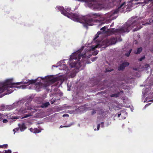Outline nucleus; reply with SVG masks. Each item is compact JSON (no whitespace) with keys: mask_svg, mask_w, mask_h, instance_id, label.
Instances as JSON below:
<instances>
[{"mask_svg":"<svg viewBox=\"0 0 153 153\" xmlns=\"http://www.w3.org/2000/svg\"><path fill=\"white\" fill-rule=\"evenodd\" d=\"M21 83H13L12 79H7L4 82H0V93L6 90L7 92L5 94L11 93L13 91L12 89L9 90V89L11 88L17 87L16 85L20 84Z\"/></svg>","mask_w":153,"mask_h":153,"instance_id":"1","label":"nucleus"},{"mask_svg":"<svg viewBox=\"0 0 153 153\" xmlns=\"http://www.w3.org/2000/svg\"><path fill=\"white\" fill-rule=\"evenodd\" d=\"M61 13L64 15L67 16L74 21L78 22L80 19L79 16L76 14H69L67 13L62 7H60Z\"/></svg>","mask_w":153,"mask_h":153,"instance_id":"2","label":"nucleus"},{"mask_svg":"<svg viewBox=\"0 0 153 153\" xmlns=\"http://www.w3.org/2000/svg\"><path fill=\"white\" fill-rule=\"evenodd\" d=\"M85 1L87 3L89 6H93L94 8L101 9L103 8V5L97 3V0H85Z\"/></svg>","mask_w":153,"mask_h":153,"instance_id":"3","label":"nucleus"},{"mask_svg":"<svg viewBox=\"0 0 153 153\" xmlns=\"http://www.w3.org/2000/svg\"><path fill=\"white\" fill-rule=\"evenodd\" d=\"M59 80L58 78L53 76H49L46 77V83L44 85V87H46L50 84H51Z\"/></svg>","mask_w":153,"mask_h":153,"instance_id":"4","label":"nucleus"},{"mask_svg":"<svg viewBox=\"0 0 153 153\" xmlns=\"http://www.w3.org/2000/svg\"><path fill=\"white\" fill-rule=\"evenodd\" d=\"M133 24H132V25H130L127 22L126 24L124 25L122 28L117 29V32L120 33L128 32L133 27V26H132Z\"/></svg>","mask_w":153,"mask_h":153,"instance_id":"5","label":"nucleus"},{"mask_svg":"<svg viewBox=\"0 0 153 153\" xmlns=\"http://www.w3.org/2000/svg\"><path fill=\"white\" fill-rule=\"evenodd\" d=\"M93 19H87L86 18L85 20L84 24V27H87L88 25H93L92 22H93Z\"/></svg>","mask_w":153,"mask_h":153,"instance_id":"6","label":"nucleus"},{"mask_svg":"<svg viewBox=\"0 0 153 153\" xmlns=\"http://www.w3.org/2000/svg\"><path fill=\"white\" fill-rule=\"evenodd\" d=\"M129 64L128 62H124L121 64L118 68L119 71H123L125 67L129 65Z\"/></svg>","mask_w":153,"mask_h":153,"instance_id":"7","label":"nucleus"},{"mask_svg":"<svg viewBox=\"0 0 153 153\" xmlns=\"http://www.w3.org/2000/svg\"><path fill=\"white\" fill-rule=\"evenodd\" d=\"M117 41V40L114 38H112L111 39H110L109 41L108 40H106V41L107 42V44L106 45H111L114 44L116 43Z\"/></svg>","mask_w":153,"mask_h":153,"instance_id":"8","label":"nucleus"},{"mask_svg":"<svg viewBox=\"0 0 153 153\" xmlns=\"http://www.w3.org/2000/svg\"><path fill=\"white\" fill-rule=\"evenodd\" d=\"M82 56H83V55L80 54H77L76 53H75L71 56L70 59L71 60L72 59H77V56H78V60H79V59H80V57Z\"/></svg>","mask_w":153,"mask_h":153,"instance_id":"9","label":"nucleus"},{"mask_svg":"<svg viewBox=\"0 0 153 153\" xmlns=\"http://www.w3.org/2000/svg\"><path fill=\"white\" fill-rule=\"evenodd\" d=\"M27 109H29V110H32H32H33V111H32V112L30 113L29 114H26L25 115V116L24 117H23L22 118H27V117H29L32 116V114L33 113H34V112H35L36 111H37V110L36 109H32L31 108H28Z\"/></svg>","mask_w":153,"mask_h":153,"instance_id":"10","label":"nucleus"},{"mask_svg":"<svg viewBox=\"0 0 153 153\" xmlns=\"http://www.w3.org/2000/svg\"><path fill=\"white\" fill-rule=\"evenodd\" d=\"M19 126L21 131H23L26 128L24 123H22V124H19Z\"/></svg>","mask_w":153,"mask_h":153,"instance_id":"11","label":"nucleus"},{"mask_svg":"<svg viewBox=\"0 0 153 153\" xmlns=\"http://www.w3.org/2000/svg\"><path fill=\"white\" fill-rule=\"evenodd\" d=\"M50 105L49 102H47L45 103H43L41 106L40 107L42 108H46L48 106Z\"/></svg>","mask_w":153,"mask_h":153,"instance_id":"12","label":"nucleus"},{"mask_svg":"<svg viewBox=\"0 0 153 153\" xmlns=\"http://www.w3.org/2000/svg\"><path fill=\"white\" fill-rule=\"evenodd\" d=\"M36 81V79L35 80H31L28 81V82H25L24 83H28L29 84H32L33 83H35Z\"/></svg>","mask_w":153,"mask_h":153,"instance_id":"13","label":"nucleus"},{"mask_svg":"<svg viewBox=\"0 0 153 153\" xmlns=\"http://www.w3.org/2000/svg\"><path fill=\"white\" fill-rule=\"evenodd\" d=\"M142 50V49L141 48H138L137 50V51H134V53L135 54H139L141 52Z\"/></svg>","mask_w":153,"mask_h":153,"instance_id":"14","label":"nucleus"},{"mask_svg":"<svg viewBox=\"0 0 153 153\" xmlns=\"http://www.w3.org/2000/svg\"><path fill=\"white\" fill-rule=\"evenodd\" d=\"M119 93L116 94H113L111 95L110 97H119Z\"/></svg>","mask_w":153,"mask_h":153,"instance_id":"15","label":"nucleus"},{"mask_svg":"<svg viewBox=\"0 0 153 153\" xmlns=\"http://www.w3.org/2000/svg\"><path fill=\"white\" fill-rule=\"evenodd\" d=\"M125 2H124L122 4H121L120 6L118 7V9H119L122 8H123L124 7H123L124 5L125 4Z\"/></svg>","mask_w":153,"mask_h":153,"instance_id":"16","label":"nucleus"},{"mask_svg":"<svg viewBox=\"0 0 153 153\" xmlns=\"http://www.w3.org/2000/svg\"><path fill=\"white\" fill-rule=\"evenodd\" d=\"M131 49L130 50H129L128 53L125 54L126 56H128L131 52Z\"/></svg>","mask_w":153,"mask_h":153,"instance_id":"17","label":"nucleus"},{"mask_svg":"<svg viewBox=\"0 0 153 153\" xmlns=\"http://www.w3.org/2000/svg\"><path fill=\"white\" fill-rule=\"evenodd\" d=\"M100 33H101L100 32H98L97 34L96 35V37L94 39H97V38H98V36H99V34H100Z\"/></svg>","mask_w":153,"mask_h":153,"instance_id":"18","label":"nucleus"},{"mask_svg":"<svg viewBox=\"0 0 153 153\" xmlns=\"http://www.w3.org/2000/svg\"><path fill=\"white\" fill-rule=\"evenodd\" d=\"M97 58V57H95L94 58H91V59L92 61H95V60H96Z\"/></svg>","mask_w":153,"mask_h":153,"instance_id":"19","label":"nucleus"},{"mask_svg":"<svg viewBox=\"0 0 153 153\" xmlns=\"http://www.w3.org/2000/svg\"><path fill=\"white\" fill-rule=\"evenodd\" d=\"M4 153H11V151L10 150H5Z\"/></svg>","mask_w":153,"mask_h":153,"instance_id":"20","label":"nucleus"},{"mask_svg":"<svg viewBox=\"0 0 153 153\" xmlns=\"http://www.w3.org/2000/svg\"><path fill=\"white\" fill-rule=\"evenodd\" d=\"M105 29H106L105 27H104L101 28V30H102V33H104Z\"/></svg>","mask_w":153,"mask_h":153,"instance_id":"21","label":"nucleus"},{"mask_svg":"<svg viewBox=\"0 0 153 153\" xmlns=\"http://www.w3.org/2000/svg\"><path fill=\"white\" fill-rule=\"evenodd\" d=\"M41 130L38 129H36V130L34 131V132L35 133H38L39 132H41Z\"/></svg>","mask_w":153,"mask_h":153,"instance_id":"22","label":"nucleus"},{"mask_svg":"<svg viewBox=\"0 0 153 153\" xmlns=\"http://www.w3.org/2000/svg\"><path fill=\"white\" fill-rule=\"evenodd\" d=\"M19 130V128H16L14 129L13 130V131L14 132V134H15V133L17 131H18Z\"/></svg>","mask_w":153,"mask_h":153,"instance_id":"23","label":"nucleus"},{"mask_svg":"<svg viewBox=\"0 0 153 153\" xmlns=\"http://www.w3.org/2000/svg\"><path fill=\"white\" fill-rule=\"evenodd\" d=\"M145 58V56H142L141 58H140L139 59V60L140 61H142L143 59H144Z\"/></svg>","mask_w":153,"mask_h":153,"instance_id":"24","label":"nucleus"},{"mask_svg":"<svg viewBox=\"0 0 153 153\" xmlns=\"http://www.w3.org/2000/svg\"><path fill=\"white\" fill-rule=\"evenodd\" d=\"M141 28V27H140L139 28H135L133 30V32L136 31L137 30H138L140 28Z\"/></svg>","mask_w":153,"mask_h":153,"instance_id":"25","label":"nucleus"},{"mask_svg":"<svg viewBox=\"0 0 153 153\" xmlns=\"http://www.w3.org/2000/svg\"><path fill=\"white\" fill-rule=\"evenodd\" d=\"M69 115L68 114H63L62 115V117H69Z\"/></svg>","mask_w":153,"mask_h":153,"instance_id":"26","label":"nucleus"},{"mask_svg":"<svg viewBox=\"0 0 153 153\" xmlns=\"http://www.w3.org/2000/svg\"><path fill=\"white\" fill-rule=\"evenodd\" d=\"M7 144H5L3 146H1V147L2 148H4V147L7 148Z\"/></svg>","mask_w":153,"mask_h":153,"instance_id":"27","label":"nucleus"},{"mask_svg":"<svg viewBox=\"0 0 153 153\" xmlns=\"http://www.w3.org/2000/svg\"><path fill=\"white\" fill-rule=\"evenodd\" d=\"M100 124H98L97 126V129L98 130L100 128Z\"/></svg>","mask_w":153,"mask_h":153,"instance_id":"28","label":"nucleus"},{"mask_svg":"<svg viewBox=\"0 0 153 153\" xmlns=\"http://www.w3.org/2000/svg\"><path fill=\"white\" fill-rule=\"evenodd\" d=\"M97 46H92V47H91V48H92V50H94V49L96 48H97Z\"/></svg>","mask_w":153,"mask_h":153,"instance_id":"29","label":"nucleus"},{"mask_svg":"<svg viewBox=\"0 0 153 153\" xmlns=\"http://www.w3.org/2000/svg\"><path fill=\"white\" fill-rule=\"evenodd\" d=\"M118 12V10H115V11H114V13H113V14H115L117 13V12Z\"/></svg>","mask_w":153,"mask_h":153,"instance_id":"30","label":"nucleus"},{"mask_svg":"<svg viewBox=\"0 0 153 153\" xmlns=\"http://www.w3.org/2000/svg\"><path fill=\"white\" fill-rule=\"evenodd\" d=\"M7 120L5 119H4L3 120V122L4 123H7Z\"/></svg>","mask_w":153,"mask_h":153,"instance_id":"31","label":"nucleus"},{"mask_svg":"<svg viewBox=\"0 0 153 153\" xmlns=\"http://www.w3.org/2000/svg\"><path fill=\"white\" fill-rule=\"evenodd\" d=\"M20 88H22L23 89L25 88H26V86L25 85H23L20 86Z\"/></svg>","mask_w":153,"mask_h":153,"instance_id":"32","label":"nucleus"},{"mask_svg":"<svg viewBox=\"0 0 153 153\" xmlns=\"http://www.w3.org/2000/svg\"><path fill=\"white\" fill-rule=\"evenodd\" d=\"M92 15L93 16H100L99 15H98L96 13L93 14H92Z\"/></svg>","mask_w":153,"mask_h":153,"instance_id":"33","label":"nucleus"},{"mask_svg":"<svg viewBox=\"0 0 153 153\" xmlns=\"http://www.w3.org/2000/svg\"><path fill=\"white\" fill-rule=\"evenodd\" d=\"M71 125H68L67 126H64V127H68L71 126Z\"/></svg>","mask_w":153,"mask_h":153,"instance_id":"34","label":"nucleus"},{"mask_svg":"<svg viewBox=\"0 0 153 153\" xmlns=\"http://www.w3.org/2000/svg\"><path fill=\"white\" fill-rule=\"evenodd\" d=\"M95 113H96V112L95 111H93L92 112V114H93Z\"/></svg>","mask_w":153,"mask_h":153,"instance_id":"35","label":"nucleus"},{"mask_svg":"<svg viewBox=\"0 0 153 153\" xmlns=\"http://www.w3.org/2000/svg\"><path fill=\"white\" fill-rule=\"evenodd\" d=\"M122 39L120 38L119 39H118L117 41H122Z\"/></svg>","mask_w":153,"mask_h":153,"instance_id":"36","label":"nucleus"},{"mask_svg":"<svg viewBox=\"0 0 153 153\" xmlns=\"http://www.w3.org/2000/svg\"><path fill=\"white\" fill-rule=\"evenodd\" d=\"M151 104V103H149L148 104H147L145 105V106L146 107V106H148L149 105H150Z\"/></svg>","mask_w":153,"mask_h":153,"instance_id":"37","label":"nucleus"},{"mask_svg":"<svg viewBox=\"0 0 153 153\" xmlns=\"http://www.w3.org/2000/svg\"><path fill=\"white\" fill-rule=\"evenodd\" d=\"M62 127H64V126H60V128H62Z\"/></svg>","mask_w":153,"mask_h":153,"instance_id":"38","label":"nucleus"},{"mask_svg":"<svg viewBox=\"0 0 153 153\" xmlns=\"http://www.w3.org/2000/svg\"><path fill=\"white\" fill-rule=\"evenodd\" d=\"M121 115V114H118V117H120Z\"/></svg>","mask_w":153,"mask_h":153,"instance_id":"39","label":"nucleus"},{"mask_svg":"<svg viewBox=\"0 0 153 153\" xmlns=\"http://www.w3.org/2000/svg\"><path fill=\"white\" fill-rule=\"evenodd\" d=\"M41 83L40 82H38V84L39 85H40Z\"/></svg>","mask_w":153,"mask_h":153,"instance_id":"40","label":"nucleus"},{"mask_svg":"<svg viewBox=\"0 0 153 153\" xmlns=\"http://www.w3.org/2000/svg\"><path fill=\"white\" fill-rule=\"evenodd\" d=\"M153 101V99L150 100L149 101V102Z\"/></svg>","mask_w":153,"mask_h":153,"instance_id":"41","label":"nucleus"},{"mask_svg":"<svg viewBox=\"0 0 153 153\" xmlns=\"http://www.w3.org/2000/svg\"><path fill=\"white\" fill-rule=\"evenodd\" d=\"M22 113H26V112H25V111H22Z\"/></svg>","mask_w":153,"mask_h":153,"instance_id":"42","label":"nucleus"},{"mask_svg":"<svg viewBox=\"0 0 153 153\" xmlns=\"http://www.w3.org/2000/svg\"><path fill=\"white\" fill-rule=\"evenodd\" d=\"M98 53V52H97V53H96V54H95V55H97Z\"/></svg>","mask_w":153,"mask_h":153,"instance_id":"43","label":"nucleus"},{"mask_svg":"<svg viewBox=\"0 0 153 153\" xmlns=\"http://www.w3.org/2000/svg\"><path fill=\"white\" fill-rule=\"evenodd\" d=\"M134 70H137V69H136V68L134 69Z\"/></svg>","mask_w":153,"mask_h":153,"instance_id":"44","label":"nucleus"},{"mask_svg":"<svg viewBox=\"0 0 153 153\" xmlns=\"http://www.w3.org/2000/svg\"><path fill=\"white\" fill-rule=\"evenodd\" d=\"M14 119H15V118H16V119H17L18 118H14Z\"/></svg>","mask_w":153,"mask_h":153,"instance_id":"45","label":"nucleus"},{"mask_svg":"<svg viewBox=\"0 0 153 153\" xmlns=\"http://www.w3.org/2000/svg\"><path fill=\"white\" fill-rule=\"evenodd\" d=\"M94 130H95V131H96V129H94Z\"/></svg>","mask_w":153,"mask_h":153,"instance_id":"46","label":"nucleus"},{"mask_svg":"<svg viewBox=\"0 0 153 153\" xmlns=\"http://www.w3.org/2000/svg\"><path fill=\"white\" fill-rule=\"evenodd\" d=\"M0 115H1V114H0Z\"/></svg>","mask_w":153,"mask_h":153,"instance_id":"47","label":"nucleus"}]
</instances>
